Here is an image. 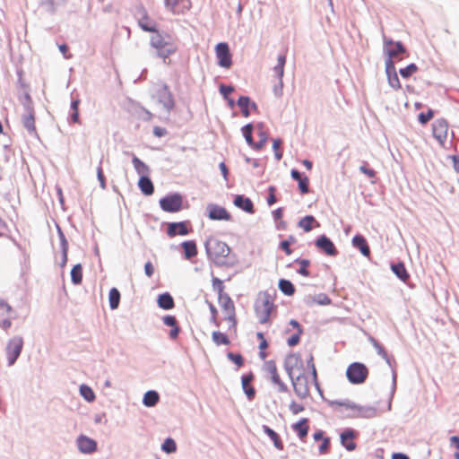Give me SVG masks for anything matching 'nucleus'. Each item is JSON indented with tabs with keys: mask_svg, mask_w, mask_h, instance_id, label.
I'll list each match as a JSON object with an SVG mask.
<instances>
[{
	"mask_svg": "<svg viewBox=\"0 0 459 459\" xmlns=\"http://www.w3.org/2000/svg\"><path fill=\"white\" fill-rule=\"evenodd\" d=\"M205 249L209 258L217 264H226L230 253V247L215 238H209L205 242Z\"/></svg>",
	"mask_w": 459,
	"mask_h": 459,
	"instance_id": "obj_1",
	"label": "nucleus"
},
{
	"mask_svg": "<svg viewBox=\"0 0 459 459\" xmlns=\"http://www.w3.org/2000/svg\"><path fill=\"white\" fill-rule=\"evenodd\" d=\"M275 306L272 297L268 293L260 294L255 302V312L260 324H269L271 315L274 311Z\"/></svg>",
	"mask_w": 459,
	"mask_h": 459,
	"instance_id": "obj_2",
	"label": "nucleus"
},
{
	"mask_svg": "<svg viewBox=\"0 0 459 459\" xmlns=\"http://www.w3.org/2000/svg\"><path fill=\"white\" fill-rule=\"evenodd\" d=\"M218 303L222 313L221 321H226L228 324V331L237 332V315L234 301L230 296L218 297Z\"/></svg>",
	"mask_w": 459,
	"mask_h": 459,
	"instance_id": "obj_3",
	"label": "nucleus"
},
{
	"mask_svg": "<svg viewBox=\"0 0 459 459\" xmlns=\"http://www.w3.org/2000/svg\"><path fill=\"white\" fill-rule=\"evenodd\" d=\"M432 135L441 147L446 148L447 141L454 137V132L446 119L438 118L432 124Z\"/></svg>",
	"mask_w": 459,
	"mask_h": 459,
	"instance_id": "obj_4",
	"label": "nucleus"
},
{
	"mask_svg": "<svg viewBox=\"0 0 459 459\" xmlns=\"http://www.w3.org/2000/svg\"><path fill=\"white\" fill-rule=\"evenodd\" d=\"M151 46L156 50L157 55L164 61L177 51V47L165 39L160 33H156L151 38Z\"/></svg>",
	"mask_w": 459,
	"mask_h": 459,
	"instance_id": "obj_5",
	"label": "nucleus"
},
{
	"mask_svg": "<svg viewBox=\"0 0 459 459\" xmlns=\"http://www.w3.org/2000/svg\"><path fill=\"white\" fill-rule=\"evenodd\" d=\"M368 376V368L360 362H353L348 366L346 377L353 385L363 384Z\"/></svg>",
	"mask_w": 459,
	"mask_h": 459,
	"instance_id": "obj_6",
	"label": "nucleus"
},
{
	"mask_svg": "<svg viewBox=\"0 0 459 459\" xmlns=\"http://www.w3.org/2000/svg\"><path fill=\"white\" fill-rule=\"evenodd\" d=\"M264 370L266 374V377H269L272 383L277 386V389L280 393H285L288 391L287 385L280 377L275 361H265L264 364Z\"/></svg>",
	"mask_w": 459,
	"mask_h": 459,
	"instance_id": "obj_7",
	"label": "nucleus"
},
{
	"mask_svg": "<svg viewBox=\"0 0 459 459\" xmlns=\"http://www.w3.org/2000/svg\"><path fill=\"white\" fill-rule=\"evenodd\" d=\"M160 208L167 212H178L183 208V196L175 193L168 195L159 202Z\"/></svg>",
	"mask_w": 459,
	"mask_h": 459,
	"instance_id": "obj_8",
	"label": "nucleus"
},
{
	"mask_svg": "<svg viewBox=\"0 0 459 459\" xmlns=\"http://www.w3.org/2000/svg\"><path fill=\"white\" fill-rule=\"evenodd\" d=\"M23 347V340L21 336H15L9 340L6 345V357L9 366L14 364L19 358Z\"/></svg>",
	"mask_w": 459,
	"mask_h": 459,
	"instance_id": "obj_9",
	"label": "nucleus"
},
{
	"mask_svg": "<svg viewBox=\"0 0 459 459\" xmlns=\"http://www.w3.org/2000/svg\"><path fill=\"white\" fill-rule=\"evenodd\" d=\"M292 385L294 392L300 398H306L309 395L310 386L314 385L312 378L309 379L305 374L298 376L295 379H292Z\"/></svg>",
	"mask_w": 459,
	"mask_h": 459,
	"instance_id": "obj_10",
	"label": "nucleus"
},
{
	"mask_svg": "<svg viewBox=\"0 0 459 459\" xmlns=\"http://www.w3.org/2000/svg\"><path fill=\"white\" fill-rule=\"evenodd\" d=\"M215 54L220 66L229 69L232 65V55L228 43H218L215 46Z\"/></svg>",
	"mask_w": 459,
	"mask_h": 459,
	"instance_id": "obj_11",
	"label": "nucleus"
},
{
	"mask_svg": "<svg viewBox=\"0 0 459 459\" xmlns=\"http://www.w3.org/2000/svg\"><path fill=\"white\" fill-rule=\"evenodd\" d=\"M136 16L138 24L142 30L148 32H157V22L149 16L146 9L143 6L137 8Z\"/></svg>",
	"mask_w": 459,
	"mask_h": 459,
	"instance_id": "obj_12",
	"label": "nucleus"
},
{
	"mask_svg": "<svg viewBox=\"0 0 459 459\" xmlns=\"http://www.w3.org/2000/svg\"><path fill=\"white\" fill-rule=\"evenodd\" d=\"M208 217L212 221H231V214L222 206L215 204H209L206 207Z\"/></svg>",
	"mask_w": 459,
	"mask_h": 459,
	"instance_id": "obj_13",
	"label": "nucleus"
},
{
	"mask_svg": "<svg viewBox=\"0 0 459 459\" xmlns=\"http://www.w3.org/2000/svg\"><path fill=\"white\" fill-rule=\"evenodd\" d=\"M166 8L173 14H184L192 7L190 0H164Z\"/></svg>",
	"mask_w": 459,
	"mask_h": 459,
	"instance_id": "obj_14",
	"label": "nucleus"
},
{
	"mask_svg": "<svg viewBox=\"0 0 459 459\" xmlns=\"http://www.w3.org/2000/svg\"><path fill=\"white\" fill-rule=\"evenodd\" d=\"M385 73L390 86L394 90L401 89L402 85L395 70L394 62L391 59L385 60Z\"/></svg>",
	"mask_w": 459,
	"mask_h": 459,
	"instance_id": "obj_15",
	"label": "nucleus"
},
{
	"mask_svg": "<svg viewBox=\"0 0 459 459\" xmlns=\"http://www.w3.org/2000/svg\"><path fill=\"white\" fill-rule=\"evenodd\" d=\"M406 49L401 42L394 43L392 40L385 41V53L388 56L387 59L394 61V58L398 57L401 54L405 53Z\"/></svg>",
	"mask_w": 459,
	"mask_h": 459,
	"instance_id": "obj_16",
	"label": "nucleus"
},
{
	"mask_svg": "<svg viewBox=\"0 0 459 459\" xmlns=\"http://www.w3.org/2000/svg\"><path fill=\"white\" fill-rule=\"evenodd\" d=\"M316 246L328 255L333 256L337 255L334 244L325 235L316 239Z\"/></svg>",
	"mask_w": 459,
	"mask_h": 459,
	"instance_id": "obj_17",
	"label": "nucleus"
},
{
	"mask_svg": "<svg viewBox=\"0 0 459 459\" xmlns=\"http://www.w3.org/2000/svg\"><path fill=\"white\" fill-rule=\"evenodd\" d=\"M77 446L79 450L84 454L93 453L97 449V443L93 439L83 435L77 438Z\"/></svg>",
	"mask_w": 459,
	"mask_h": 459,
	"instance_id": "obj_18",
	"label": "nucleus"
},
{
	"mask_svg": "<svg viewBox=\"0 0 459 459\" xmlns=\"http://www.w3.org/2000/svg\"><path fill=\"white\" fill-rule=\"evenodd\" d=\"M167 233L170 238H173L177 235H187L189 230L187 229V224L185 221L172 222L169 224Z\"/></svg>",
	"mask_w": 459,
	"mask_h": 459,
	"instance_id": "obj_19",
	"label": "nucleus"
},
{
	"mask_svg": "<svg viewBox=\"0 0 459 459\" xmlns=\"http://www.w3.org/2000/svg\"><path fill=\"white\" fill-rule=\"evenodd\" d=\"M254 380L253 373H249L247 375H244L241 377L242 388L248 400L251 401L255 398V390L254 386L251 385V382Z\"/></svg>",
	"mask_w": 459,
	"mask_h": 459,
	"instance_id": "obj_20",
	"label": "nucleus"
},
{
	"mask_svg": "<svg viewBox=\"0 0 459 459\" xmlns=\"http://www.w3.org/2000/svg\"><path fill=\"white\" fill-rule=\"evenodd\" d=\"M356 432L352 429H346L341 434L342 445L349 451H353L356 448L354 438Z\"/></svg>",
	"mask_w": 459,
	"mask_h": 459,
	"instance_id": "obj_21",
	"label": "nucleus"
},
{
	"mask_svg": "<svg viewBox=\"0 0 459 459\" xmlns=\"http://www.w3.org/2000/svg\"><path fill=\"white\" fill-rule=\"evenodd\" d=\"M243 134H244L247 142L248 143V144L252 145L256 150L262 149L264 147V145L265 144L266 137L264 134H262V137H261V140L259 141V143H253L252 126L251 125H247L243 127Z\"/></svg>",
	"mask_w": 459,
	"mask_h": 459,
	"instance_id": "obj_22",
	"label": "nucleus"
},
{
	"mask_svg": "<svg viewBox=\"0 0 459 459\" xmlns=\"http://www.w3.org/2000/svg\"><path fill=\"white\" fill-rule=\"evenodd\" d=\"M292 429L297 433L298 437L301 440H304L309 430L308 420L307 418H302L292 425Z\"/></svg>",
	"mask_w": 459,
	"mask_h": 459,
	"instance_id": "obj_23",
	"label": "nucleus"
},
{
	"mask_svg": "<svg viewBox=\"0 0 459 459\" xmlns=\"http://www.w3.org/2000/svg\"><path fill=\"white\" fill-rule=\"evenodd\" d=\"M290 325L295 330V333L287 339V343L289 346L293 347L299 342L303 329L297 320L291 319Z\"/></svg>",
	"mask_w": 459,
	"mask_h": 459,
	"instance_id": "obj_24",
	"label": "nucleus"
},
{
	"mask_svg": "<svg viewBox=\"0 0 459 459\" xmlns=\"http://www.w3.org/2000/svg\"><path fill=\"white\" fill-rule=\"evenodd\" d=\"M234 204L248 213L255 212L253 202L244 195H237L234 199Z\"/></svg>",
	"mask_w": 459,
	"mask_h": 459,
	"instance_id": "obj_25",
	"label": "nucleus"
},
{
	"mask_svg": "<svg viewBox=\"0 0 459 459\" xmlns=\"http://www.w3.org/2000/svg\"><path fill=\"white\" fill-rule=\"evenodd\" d=\"M352 245L354 247L358 248L364 256L369 257L370 248L367 243L366 238L363 236H354L352 238Z\"/></svg>",
	"mask_w": 459,
	"mask_h": 459,
	"instance_id": "obj_26",
	"label": "nucleus"
},
{
	"mask_svg": "<svg viewBox=\"0 0 459 459\" xmlns=\"http://www.w3.org/2000/svg\"><path fill=\"white\" fill-rule=\"evenodd\" d=\"M290 175L293 179L299 182V188L301 194H307L309 192V179L307 177H302L301 174L296 170L292 169Z\"/></svg>",
	"mask_w": 459,
	"mask_h": 459,
	"instance_id": "obj_27",
	"label": "nucleus"
},
{
	"mask_svg": "<svg viewBox=\"0 0 459 459\" xmlns=\"http://www.w3.org/2000/svg\"><path fill=\"white\" fill-rule=\"evenodd\" d=\"M22 124L30 133L36 131L35 114L30 107H27V113L22 117Z\"/></svg>",
	"mask_w": 459,
	"mask_h": 459,
	"instance_id": "obj_28",
	"label": "nucleus"
},
{
	"mask_svg": "<svg viewBox=\"0 0 459 459\" xmlns=\"http://www.w3.org/2000/svg\"><path fill=\"white\" fill-rule=\"evenodd\" d=\"M391 269L393 273L403 282H407L410 279V274L408 273L403 263L400 262L393 264L391 265Z\"/></svg>",
	"mask_w": 459,
	"mask_h": 459,
	"instance_id": "obj_29",
	"label": "nucleus"
},
{
	"mask_svg": "<svg viewBox=\"0 0 459 459\" xmlns=\"http://www.w3.org/2000/svg\"><path fill=\"white\" fill-rule=\"evenodd\" d=\"M162 320L166 325L173 327L169 332V337L173 340L176 339L180 331L176 317L174 316H165Z\"/></svg>",
	"mask_w": 459,
	"mask_h": 459,
	"instance_id": "obj_30",
	"label": "nucleus"
},
{
	"mask_svg": "<svg viewBox=\"0 0 459 459\" xmlns=\"http://www.w3.org/2000/svg\"><path fill=\"white\" fill-rule=\"evenodd\" d=\"M263 430L270 437V439L273 441L274 446L278 450H283V448H284L283 443L281 440L280 436L274 430H273L266 425L263 426Z\"/></svg>",
	"mask_w": 459,
	"mask_h": 459,
	"instance_id": "obj_31",
	"label": "nucleus"
},
{
	"mask_svg": "<svg viewBox=\"0 0 459 459\" xmlns=\"http://www.w3.org/2000/svg\"><path fill=\"white\" fill-rule=\"evenodd\" d=\"M138 186L145 195H151L154 192V186L148 177H141L138 181Z\"/></svg>",
	"mask_w": 459,
	"mask_h": 459,
	"instance_id": "obj_32",
	"label": "nucleus"
},
{
	"mask_svg": "<svg viewBox=\"0 0 459 459\" xmlns=\"http://www.w3.org/2000/svg\"><path fill=\"white\" fill-rule=\"evenodd\" d=\"M158 305L160 308L169 310L175 307L174 299L169 293H163L158 297Z\"/></svg>",
	"mask_w": 459,
	"mask_h": 459,
	"instance_id": "obj_33",
	"label": "nucleus"
},
{
	"mask_svg": "<svg viewBox=\"0 0 459 459\" xmlns=\"http://www.w3.org/2000/svg\"><path fill=\"white\" fill-rule=\"evenodd\" d=\"M286 64V54H281L277 58V65L273 67L277 78L282 82V77L284 75V66Z\"/></svg>",
	"mask_w": 459,
	"mask_h": 459,
	"instance_id": "obj_34",
	"label": "nucleus"
},
{
	"mask_svg": "<svg viewBox=\"0 0 459 459\" xmlns=\"http://www.w3.org/2000/svg\"><path fill=\"white\" fill-rule=\"evenodd\" d=\"M132 162L136 172L141 175V177H148L150 169L143 161H142L138 157L134 156Z\"/></svg>",
	"mask_w": 459,
	"mask_h": 459,
	"instance_id": "obj_35",
	"label": "nucleus"
},
{
	"mask_svg": "<svg viewBox=\"0 0 459 459\" xmlns=\"http://www.w3.org/2000/svg\"><path fill=\"white\" fill-rule=\"evenodd\" d=\"M182 247L184 249L185 256L187 259H190L197 255L196 244L193 240L183 242Z\"/></svg>",
	"mask_w": 459,
	"mask_h": 459,
	"instance_id": "obj_36",
	"label": "nucleus"
},
{
	"mask_svg": "<svg viewBox=\"0 0 459 459\" xmlns=\"http://www.w3.org/2000/svg\"><path fill=\"white\" fill-rule=\"evenodd\" d=\"M314 224L319 226L315 217L312 215H307L299 221V227L303 229L304 231L306 232H309L310 230H312Z\"/></svg>",
	"mask_w": 459,
	"mask_h": 459,
	"instance_id": "obj_37",
	"label": "nucleus"
},
{
	"mask_svg": "<svg viewBox=\"0 0 459 459\" xmlns=\"http://www.w3.org/2000/svg\"><path fill=\"white\" fill-rule=\"evenodd\" d=\"M160 396L156 391H148L143 396V403L147 407H152L159 402Z\"/></svg>",
	"mask_w": 459,
	"mask_h": 459,
	"instance_id": "obj_38",
	"label": "nucleus"
},
{
	"mask_svg": "<svg viewBox=\"0 0 459 459\" xmlns=\"http://www.w3.org/2000/svg\"><path fill=\"white\" fill-rule=\"evenodd\" d=\"M109 307L111 309H117L120 301V292L117 288H112L108 293Z\"/></svg>",
	"mask_w": 459,
	"mask_h": 459,
	"instance_id": "obj_39",
	"label": "nucleus"
},
{
	"mask_svg": "<svg viewBox=\"0 0 459 459\" xmlns=\"http://www.w3.org/2000/svg\"><path fill=\"white\" fill-rule=\"evenodd\" d=\"M279 289L281 292L288 296H292L295 292L294 285L291 283V281L285 279L280 280Z\"/></svg>",
	"mask_w": 459,
	"mask_h": 459,
	"instance_id": "obj_40",
	"label": "nucleus"
},
{
	"mask_svg": "<svg viewBox=\"0 0 459 459\" xmlns=\"http://www.w3.org/2000/svg\"><path fill=\"white\" fill-rule=\"evenodd\" d=\"M212 339L216 345H229L230 343L228 336L220 331H214L212 333Z\"/></svg>",
	"mask_w": 459,
	"mask_h": 459,
	"instance_id": "obj_41",
	"label": "nucleus"
},
{
	"mask_svg": "<svg viewBox=\"0 0 459 459\" xmlns=\"http://www.w3.org/2000/svg\"><path fill=\"white\" fill-rule=\"evenodd\" d=\"M71 279L74 284H80L82 281V267L80 264H75L71 270Z\"/></svg>",
	"mask_w": 459,
	"mask_h": 459,
	"instance_id": "obj_42",
	"label": "nucleus"
},
{
	"mask_svg": "<svg viewBox=\"0 0 459 459\" xmlns=\"http://www.w3.org/2000/svg\"><path fill=\"white\" fill-rule=\"evenodd\" d=\"M210 312H211V318L210 321L216 326L219 327L221 324V320L219 317V311L217 307L212 303L207 301Z\"/></svg>",
	"mask_w": 459,
	"mask_h": 459,
	"instance_id": "obj_43",
	"label": "nucleus"
},
{
	"mask_svg": "<svg viewBox=\"0 0 459 459\" xmlns=\"http://www.w3.org/2000/svg\"><path fill=\"white\" fill-rule=\"evenodd\" d=\"M296 263L299 264V273L304 277H309L310 272L307 268L310 265V261L307 259H297Z\"/></svg>",
	"mask_w": 459,
	"mask_h": 459,
	"instance_id": "obj_44",
	"label": "nucleus"
},
{
	"mask_svg": "<svg viewBox=\"0 0 459 459\" xmlns=\"http://www.w3.org/2000/svg\"><path fill=\"white\" fill-rule=\"evenodd\" d=\"M212 289L214 291L218 293V297L229 296L227 293L224 292V283L219 278H212Z\"/></svg>",
	"mask_w": 459,
	"mask_h": 459,
	"instance_id": "obj_45",
	"label": "nucleus"
},
{
	"mask_svg": "<svg viewBox=\"0 0 459 459\" xmlns=\"http://www.w3.org/2000/svg\"><path fill=\"white\" fill-rule=\"evenodd\" d=\"M68 0H40L42 5L47 6L51 12H54L57 6L65 4Z\"/></svg>",
	"mask_w": 459,
	"mask_h": 459,
	"instance_id": "obj_46",
	"label": "nucleus"
},
{
	"mask_svg": "<svg viewBox=\"0 0 459 459\" xmlns=\"http://www.w3.org/2000/svg\"><path fill=\"white\" fill-rule=\"evenodd\" d=\"M238 105L242 110V114L245 117L249 116L248 106L250 105V100L248 97L241 96L238 100Z\"/></svg>",
	"mask_w": 459,
	"mask_h": 459,
	"instance_id": "obj_47",
	"label": "nucleus"
},
{
	"mask_svg": "<svg viewBox=\"0 0 459 459\" xmlns=\"http://www.w3.org/2000/svg\"><path fill=\"white\" fill-rule=\"evenodd\" d=\"M419 70L415 64H410L404 68L400 69L399 73L403 78H409L411 75L415 74Z\"/></svg>",
	"mask_w": 459,
	"mask_h": 459,
	"instance_id": "obj_48",
	"label": "nucleus"
},
{
	"mask_svg": "<svg viewBox=\"0 0 459 459\" xmlns=\"http://www.w3.org/2000/svg\"><path fill=\"white\" fill-rule=\"evenodd\" d=\"M256 337L260 340L259 349H260V356L262 359H264L266 357L265 350L268 347L267 341L264 338V335L263 333L258 332L256 333Z\"/></svg>",
	"mask_w": 459,
	"mask_h": 459,
	"instance_id": "obj_49",
	"label": "nucleus"
},
{
	"mask_svg": "<svg viewBox=\"0 0 459 459\" xmlns=\"http://www.w3.org/2000/svg\"><path fill=\"white\" fill-rule=\"evenodd\" d=\"M81 394L87 400L88 402H92L95 399V394L92 389L87 385H82L80 388Z\"/></svg>",
	"mask_w": 459,
	"mask_h": 459,
	"instance_id": "obj_50",
	"label": "nucleus"
},
{
	"mask_svg": "<svg viewBox=\"0 0 459 459\" xmlns=\"http://www.w3.org/2000/svg\"><path fill=\"white\" fill-rule=\"evenodd\" d=\"M307 367L311 369V375H312V381L314 382V385L318 387L317 383V373L316 368L314 363V358L312 355L309 356V359L307 360Z\"/></svg>",
	"mask_w": 459,
	"mask_h": 459,
	"instance_id": "obj_51",
	"label": "nucleus"
},
{
	"mask_svg": "<svg viewBox=\"0 0 459 459\" xmlns=\"http://www.w3.org/2000/svg\"><path fill=\"white\" fill-rule=\"evenodd\" d=\"M162 450L166 453H173L177 450V445L172 438H167L162 444Z\"/></svg>",
	"mask_w": 459,
	"mask_h": 459,
	"instance_id": "obj_52",
	"label": "nucleus"
},
{
	"mask_svg": "<svg viewBox=\"0 0 459 459\" xmlns=\"http://www.w3.org/2000/svg\"><path fill=\"white\" fill-rule=\"evenodd\" d=\"M434 117V111L432 109H429L426 113H420L418 116V120L421 125H426L429 121H430Z\"/></svg>",
	"mask_w": 459,
	"mask_h": 459,
	"instance_id": "obj_53",
	"label": "nucleus"
},
{
	"mask_svg": "<svg viewBox=\"0 0 459 459\" xmlns=\"http://www.w3.org/2000/svg\"><path fill=\"white\" fill-rule=\"evenodd\" d=\"M227 357L230 360L236 364L238 368H241L244 365V359L241 354L229 352Z\"/></svg>",
	"mask_w": 459,
	"mask_h": 459,
	"instance_id": "obj_54",
	"label": "nucleus"
},
{
	"mask_svg": "<svg viewBox=\"0 0 459 459\" xmlns=\"http://www.w3.org/2000/svg\"><path fill=\"white\" fill-rule=\"evenodd\" d=\"M12 307L4 300H0V316H8L12 313Z\"/></svg>",
	"mask_w": 459,
	"mask_h": 459,
	"instance_id": "obj_55",
	"label": "nucleus"
},
{
	"mask_svg": "<svg viewBox=\"0 0 459 459\" xmlns=\"http://www.w3.org/2000/svg\"><path fill=\"white\" fill-rule=\"evenodd\" d=\"M359 170L370 178H374L377 174L376 171L374 169L368 168V166L367 164L360 166Z\"/></svg>",
	"mask_w": 459,
	"mask_h": 459,
	"instance_id": "obj_56",
	"label": "nucleus"
},
{
	"mask_svg": "<svg viewBox=\"0 0 459 459\" xmlns=\"http://www.w3.org/2000/svg\"><path fill=\"white\" fill-rule=\"evenodd\" d=\"M290 410L293 414H298L305 410L302 404H299L296 402H291L290 404Z\"/></svg>",
	"mask_w": 459,
	"mask_h": 459,
	"instance_id": "obj_57",
	"label": "nucleus"
},
{
	"mask_svg": "<svg viewBox=\"0 0 459 459\" xmlns=\"http://www.w3.org/2000/svg\"><path fill=\"white\" fill-rule=\"evenodd\" d=\"M268 192H269V196L267 199V203L269 205H273V204L276 203V197H275L276 188H275V186H269Z\"/></svg>",
	"mask_w": 459,
	"mask_h": 459,
	"instance_id": "obj_58",
	"label": "nucleus"
},
{
	"mask_svg": "<svg viewBox=\"0 0 459 459\" xmlns=\"http://www.w3.org/2000/svg\"><path fill=\"white\" fill-rule=\"evenodd\" d=\"M97 176H98V179L100 181V185L101 188L105 189L106 188V180H105L102 168L100 166L98 167V169H97Z\"/></svg>",
	"mask_w": 459,
	"mask_h": 459,
	"instance_id": "obj_59",
	"label": "nucleus"
},
{
	"mask_svg": "<svg viewBox=\"0 0 459 459\" xmlns=\"http://www.w3.org/2000/svg\"><path fill=\"white\" fill-rule=\"evenodd\" d=\"M12 326V319L11 317L1 318L0 319V327L7 332Z\"/></svg>",
	"mask_w": 459,
	"mask_h": 459,
	"instance_id": "obj_60",
	"label": "nucleus"
},
{
	"mask_svg": "<svg viewBox=\"0 0 459 459\" xmlns=\"http://www.w3.org/2000/svg\"><path fill=\"white\" fill-rule=\"evenodd\" d=\"M290 242L289 240H283L282 242H281L280 245L281 248L286 253L287 255H290L292 253V250L290 249Z\"/></svg>",
	"mask_w": 459,
	"mask_h": 459,
	"instance_id": "obj_61",
	"label": "nucleus"
},
{
	"mask_svg": "<svg viewBox=\"0 0 459 459\" xmlns=\"http://www.w3.org/2000/svg\"><path fill=\"white\" fill-rule=\"evenodd\" d=\"M329 446H330L329 438H327V437L324 438L322 444L319 446L320 453L321 454L326 453L329 448Z\"/></svg>",
	"mask_w": 459,
	"mask_h": 459,
	"instance_id": "obj_62",
	"label": "nucleus"
},
{
	"mask_svg": "<svg viewBox=\"0 0 459 459\" xmlns=\"http://www.w3.org/2000/svg\"><path fill=\"white\" fill-rule=\"evenodd\" d=\"M144 272H145V274L148 276V277H152L153 275V273H154V267L152 265V264L151 262H147L145 264H144Z\"/></svg>",
	"mask_w": 459,
	"mask_h": 459,
	"instance_id": "obj_63",
	"label": "nucleus"
},
{
	"mask_svg": "<svg viewBox=\"0 0 459 459\" xmlns=\"http://www.w3.org/2000/svg\"><path fill=\"white\" fill-rule=\"evenodd\" d=\"M452 160L454 162V169L459 173V155L456 156V155H454L452 156Z\"/></svg>",
	"mask_w": 459,
	"mask_h": 459,
	"instance_id": "obj_64",
	"label": "nucleus"
}]
</instances>
